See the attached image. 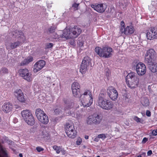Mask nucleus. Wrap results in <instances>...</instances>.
<instances>
[{
	"mask_svg": "<svg viewBox=\"0 0 157 157\" xmlns=\"http://www.w3.org/2000/svg\"><path fill=\"white\" fill-rule=\"evenodd\" d=\"M82 30L78 27L75 26L73 27L65 29L61 35V37L67 39H74L77 37L81 33Z\"/></svg>",
	"mask_w": 157,
	"mask_h": 157,
	"instance_id": "obj_1",
	"label": "nucleus"
},
{
	"mask_svg": "<svg viewBox=\"0 0 157 157\" xmlns=\"http://www.w3.org/2000/svg\"><path fill=\"white\" fill-rule=\"evenodd\" d=\"M95 51L101 57L108 58L112 56L113 52L112 48L108 46H102V47H97Z\"/></svg>",
	"mask_w": 157,
	"mask_h": 157,
	"instance_id": "obj_2",
	"label": "nucleus"
},
{
	"mask_svg": "<svg viewBox=\"0 0 157 157\" xmlns=\"http://www.w3.org/2000/svg\"><path fill=\"white\" fill-rule=\"evenodd\" d=\"M80 97L81 104L84 107H88L93 103V99L90 91H86Z\"/></svg>",
	"mask_w": 157,
	"mask_h": 157,
	"instance_id": "obj_3",
	"label": "nucleus"
},
{
	"mask_svg": "<svg viewBox=\"0 0 157 157\" xmlns=\"http://www.w3.org/2000/svg\"><path fill=\"white\" fill-rule=\"evenodd\" d=\"M126 78V81L129 87L133 89L138 86L139 78L135 73L132 72L128 73Z\"/></svg>",
	"mask_w": 157,
	"mask_h": 157,
	"instance_id": "obj_4",
	"label": "nucleus"
},
{
	"mask_svg": "<svg viewBox=\"0 0 157 157\" xmlns=\"http://www.w3.org/2000/svg\"><path fill=\"white\" fill-rule=\"evenodd\" d=\"M13 35L17 36V38L21 39L20 41L17 40L16 41L11 42L10 44V45L6 47L8 49H13L16 48L21 45V42H23L25 37L24 36L23 32L20 30H16L15 31L12 33Z\"/></svg>",
	"mask_w": 157,
	"mask_h": 157,
	"instance_id": "obj_5",
	"label": "nucleus"
},
{
	"mask_svg": "<svg viewBox=\"0 0 157 157\" xmlns=\"http://www.w3.org/2000/svg\"><path fill=\"white\" fill-rule=\"evenodd\" d=\"M98 105L104 109L107 110H111L114 106V104L112 101L100 96L97 102Z\"/></svg>",
	"mask_w": 157,
	"mask_h": 157,
	"instance_id": "obj_6",
	"label": "nucleus"
},
{
	"mask_svg": "<svg viewBox=\"0 0 157 157\" xmlns=\"http://www.w3.org/2000/svg\"><path fill=\"white\" fill-rule=\"evenodd\" d=\"M91 67V60L88 56L84 57L80 65V72L82 74L86 73L89 68Z\"/></svg>",
	"mask_w": 157,
	"mask_h": 157,
	"instance_id": "obj_7",
	"label": "nucleus"
},
{
	"mask_svg": "<svg viewBox=\"0 0 157 157\" xmlns=\"http://www.w3.org/2000/svg\"><path fill=\"white\" fill-rule=\"evenodd\" d=\"M36 115L38 120L41 123L44 124H48L49 121L48 117L43 110L40 109H37Z\"/></svg>",
	"mask_w": 157,
	"mask_h": 157,
	"instance_id": "obj_8",
	"label": "nucleus"
},
{
	"mask_svg": "<svg viewBox=\"0 0 157 157\" xmlns=\"http://www.w3.org/2000/svg\"><path fill=\"white\" fill-rule=\"evenodd\" d=\"M101 117L98 115L94 114L89 116L86 120V122L88 124H94L96 125L99 124L101 121Z\"/></svg>",
	"mask_w": 157,
	"mask_h": 157,
	"instance_id": "obj_9",
	"label": "nucleus"
},
{
	"mask_svg": "<svg viewBox=\"0 0 157 157\" xmlns=\"http://www.w3.org/2000/svg\"><path fill=\"white\" fill-rule=\"evenodd\" d=\"M18 72L20 76L28 81L30 82L32 80V75L29 73L27 69H21L19 70Z\"/></svg>",
	"mask_w": 157,
	"mask_h": 157,
	"instance_id": "obj_10",
	"label": "nucleus"
},
{
	"mask_svg": "<svg viewBox=\"0 0 157 157\" xmlns=\"http://www.w3.org/2000/svg\"><path fill=\"white\" fill-rule=\"evenodd\" d=\"M155 52L153 49H150L148 50L145 55V62L147 63H151L153 59L155 57Z\"/></svg>",
	"mask_w": 157,
	"mask_h": 157,
	"instance_id": "obj_11",
	"label": "nucleus"
},
{
	"mask_svg": "<svg viewBox=\"0 0 157 157\" xmlns=\"http://www.w3.org/2000/svg\"><path fill=\"white\" fill-rule=\"evenodd\" d=\"M107 93L110 99L114 101H116L118 97L117 91L112 87H109L107 90Z\"/></svg>",
	"mask_w": 157,
	"mask_h": 157,
	"instance_id": "obj_12",
	"label": "nucleus"
},
{
	"mask_svg": "<svg viewBox=\"0 0 157 157\" xmlns=\"http://www.w3.org/2000/svg\"><path fill=\"white\" fill-rule=\"evenodd\" d=\"M134 31V29L133 27L131 25L127 26L126 27L123 26L121 27L120 29V33L123 36L124 35H129L133 33Z\"/></svg>",
	"mask_w": 157,
	"mask_h": 157,
	"instance_id": "obj_13",
	"label": "nucleus"
},
{
	"mask_svg": "<svg viewBox=\"0 0 157 157\" xmlns=\"http://www.w3.org/2000/svg\"><path fill=\"white\" fill-rule=\"evenodd\" d=\"M80 86L79 83L77 82H74L71 85L72 93L74 96L76 98H79L80 94Z\"/></svg>",
	"mask_w": 157,
	"mask_h": 157,
	"instance_id": "obj_14",
	"label": "nucleus"
},
{
	"mask_svg": "<svg viewBox=\"0 0 157 157\" xmlns=\"http://www.w3.org/2000/svg\"><path fill=\"white\" fill-rule=\"evenodd\" d=\"M91 7L93 9L99 13L104 12L107 8V5L105 4L100 3L94 4L91 5Z\"/></svg>",
	"mask_w": 157,
	"mask_h": 157,
	"instance_id": "obj_15",
	"label": "nucleus"
},
{
	"mask_svg": "<svg viewBox=\"0 0 157 157\" xmlns=\"http://www.w3.org/2000/svg\"><path fill=\"white\" fill-rule=\"evenodd\" d=\"M136 70L139 75H143L146 73V68L145 65L142 63H138L136 66Z\"/></svg>",
	"mask_w": 157,
	"mask_h": 157,
	"instance_id": "obj_16",
	"label": "nucleus"
},
{
	"mask_svg": "<svg viewBox=\"0 0 157 157\" xmlns=\"http://www.w3.org/2000/svg\"><path fill=\"white\" fill-rule=\"evenodd\" d=\"M147 37L150 40L157 39V28H152L146 34Z\"/></svg>",
	"mask_w": 157,
	"mask_h": 157,
	"instance_id": "obj_17",
	"label": "nucleus"
},
{
	"mask_svg": "<svg viewBox=\"0 0 157 157\" xmlns=\"http://www.w3.org/2000/svg\"><path fill=\"white\" fill-rule=\"evenodd\" d=\"M46 62L44 60H40L37 62L34 65L33 71L36 73L42 69L45 65Z\"/></svg>",
	"mask_w": 157,
	"mask_h": 157,
	"instance_id": "obj_18",
	"label": "nucleus"
},
{
	"mask_svg": "<svg viewBox=\"0 0 157 157\" xmlns=\"http://www.w3.org/2000/svg\"><path fill=\"white\" fill-rule=\"evenodd\" d=\"M64 102V110L67 115H72L73 114V112H71L70 110L73 108L74 104L69 101H65Z\"/></svg>",
	"mask_w": 157,
	"mask_h": 157,
	"instance_id": "obj_19",
	"label": "nucleus"
},
{
	"mask_svg": "<svg viewBox=\"0 0 157 157\" xmlns=\"http://www.w3.org/2000/svg\"><path fill=\"white\" fill-rule=\"evenodd\" d=\"M14 95L19 101L23 102L25 101L24 95L21 90H16L14 92Z\"/></svg>",
	"mask_w": 157,
	"mask_h": 157,
	"instance_id": "obj_20",
	"label": "nucleus"
},
{
	"mask_svg": "<svg viewBox=\"0 0 157 157\" xmlns=\"http://www.w3.org/2000/svg\"><path fill=\"white\" fill-rule=\"evenodd\" d=\"M12 109V105L9 102L5 103L2 106V111L6 113L10 112Z\"/></svg>",
	"mask_w": 157,
	"mask_h": 157,
	"instance_id": "obj_21",
	"label": "nucleus"
},
{
	"mask_svg": "<svg viewBox=\"0 0 157 157\" xmlns=\"http://www.w3.org/2000/svg\"><path fill=\"white\" fill-rule=\"evenodd\" d=\"M21 114L22 119L25 121L32 114L31 112L28 109L24 110L21 112Z\"/></svg>",
	"mask_w": 157,
	"mask_h": 157,
	"instance_id": "obj_22",
	"label": "nucleus"
},
{
	"mask_svg": "<svg viewBox=\"0 0 157 157\" xmlns=\"http://www.w3.org/2000/svg\"><path fill=\"white\" fill-rule=\"evenodd\" d=\"M24 121L28 124L30 126L33 125L35 123V120L32 114Z\"/></svg>",
	"mask_w": 157,
	"mask_h": 157,
	"instance_id": "obj_23",
	"label": "nucleus"
},
{
	"mask_svg": "<svg viewBox=\"0 0 157 157\" xmlns=\"http://www.w3.org/2000/svg\"><path fill=\"white\" fill-rule=\"evenodd\" d=\"M0 153L3 157H8V152L6 148L1 145H0ZM0 157H1L0 155Z\"/></svg>",
	"mask_w": 157,
	"mask_h": 157,
	"instance_id": "obj_24",
	"label": "nucleus"
},
{
	"mask_svg": "<svg viewBox=\"0 0 157 157\" xmlns=\"http://www.w3.org/2000/svg\"><path fill=\"white\" fill-rule=\"evenodd\" d=\"M33 60V58L32 56H29L27 58L21 62V66H23L27 65L29 63L32 62Z\"/></svg>",
	"mask_w": 157,
	"mask_h": 157,
	"instance_id": "obj_25",
	"label": "nucleus"
},
{
	"mask_svg": "<svg viewBox=\"0 0 157 157\" xmlns=\"http://www.w3.org/2000/svg\"><path fill=\"white\" fill-rule=\"evenodd\" d=\"M75 130L74 125L73 123H67L65 128L66 132Z\"/></svg>",
	"mask_w": 157,
	"mask_h": 157,
	"instance_id": "obj_26",
	"label": "nucleus"
},
{
	"mask_svg": "<svg viewBox=\"0 0 157 157\" xmlns=\"http://www.w3.org/2000/svg\"><path fill=\"white\" fill-rule=\"evenodd\" d=\"M66 133L69 137L71 138H75L77 135V132L75 130L70 131L68 132H67Z\"/></svg>",
	"mask_w": 157,
	"mask_h": 157,
	"instance_id": "obj_27",
	"label": "nucleus"
},
{
	"mask_svg": "<svg viewBox=\"0 0 157 157\" xmlns=\"http://www.w3.org/2000/svg\"><path fill=\"white\" fill-rule=\"evenodd\" d=\"M149 69L152 72H155L157 71V64L153 63L149 66Z\"/></svg>",
	"mask_w": 157,
	"mask_h": 157,
	"instance_id": "obj_28",
	"label": "nucleus"
},
{
	"mask_svg": "<svg viewBox=\"0 0 157 157\" xmlns=\"http://www.w3.org/2000/svg\"><path fill=\"white\" fill-rule=\"evenodd\" d=\"M141 104L143 106L147 107L149 106V102L148 98H142L141 101Z\"/></svg>",
	"mask_w": 157,
	"mask_h": 157,
	"instance_id": "obj_29",
	"label": "nucleus"
},
{
	"mask_svg": "<svg viewBox=\"0 0 157 157\" xmlns=\"http://www.w3.org/2000/svg\"><path fill=\"white\" fill-rule=\"evenodd\" d=\"M52 147L57 154H59L61 151H62V148L61 147L54 145Z\"/></svg>",
	"mask_w": 157,
	"mask_h": 157,
	"instance_id": "obj_30",
	"label": "nucleus"
},
{
	"mask_svg": "<svg viewBox=\"0 0 157 157\" xmlns=\"http://www.w3.org/2000/svg\"><path fill=\"white\" fill-rule=\"evenodd\" d=\"M119 4L120 8L123 9L125 8L127 6L126 3L124 1H119Z\"/></svg>",
	"mask_w": 157,
	"mask_h": 157,
	"instance_id": "obj_31",
	"label": "nucleus"
},
{
	"mask_svg": "<svg viewBox=\"0 0 157 157\" xmlns=\"http://www.w3.org/2000/svg\"><path fill=\"white\" fill-rule=\"evenodd\" d=\"M54 112L55 114L56 115H59L62 112L61 108L60 107H58L56 109L54 110Z\"/></svg>",
	"mask_w": 157,
	"mask_h": 157,
	"instance_id": "obj_32",
	"label": "nucleus"
},
{
	"mask_svg": "<svg viewBox=\"0 0 157 157\" xmlns=\"http://www.w3.org/2000/svg\"><path fill=\"white\" fill-rule=\"evenodd\" d=\"M79 5V3H74L72 5V7L75 10H77L78 9V6Z\"/></svg>",
	"mask_w": 157,
	"mask_h": 157,
	"instance_id": "obj_33",
	"label": "nucleus"
},
{
	"mask_svg": "<svg viewBox=\"0 0 157 157\" xmlns=\"http://www.w3.org/2000/svg\"><path fill=\"white\" fill-rule=\"evenodd\" d=\"M56 29V28L55 27H51L48 29V30L50 33H52L54 32Z\"/></svg>",
	"mask_w": 157,
	"mask_h": 157,
	"instance_id": "obj_34",
	"label": "nucleus"
},
{
	"mask_svg": "<svg viewBox=\"0 0 157 157\" xmlns=\"http://www.w3.org/2000/svg\"><path fill=\"white\" fill-rule=\"evenodd\" d=\"M133 119L136 121L137 123H142L141 119L136 116H135L133 117Z\"/></svg>",
	"mask_w": 157,
	"mask_h": 157,
	"instance_id": "obj_35",
	"label": "nucleus"
},
{
	"mask_svg": "<svg viewBox=\"0 0 157 157\" xmlns=\"http://www.w3.org/2000/svg\"><path fill=\"white\" fill-rule=\"evenodd\" d=\"M82 142V140L80 137L78 138L77 141H76V144L78 145H80Z\"/></svg>",
	"mask_w": 157,
	"mask_h": 157,
	"instance_id": "obj_36",
	"label": "nucleus"
},
{
	"mask_svg": "<svg viewBox=\"0 0 157 157\" xmlns=\"http://www.w3.org/2000/svg\"><path fill=\"white\" fill-rule=\"evenodd\" d=\"M0 72H2L4 73H6L8 72V70L6 68H3L0 70Z\"/></svg>",
	"mask_w": 157,
	"mask_h": 157,
	"instance_id": "obj_37",
	"label": "nucleus"
},
{
	"mask_svg": "<svg viewBox=\"0 0 157 157\" xmlns=\"http://www.w3.org/2000/svg\"><path fill=\"white\" fill-rule=\"evenodd\" d=\"M98 137L99 138L104 139L106 138V136L104 134H101L99 135Z\"/></svg>",
	"mask_w": 157,
	"mask_h": 157,
	"instance_id": "obj_38",
	"label": "nucleus"
},
{
	"mask_svg": "<svg viewBox=\"0 0 157 157\" xmlns=\"http://www.w3.org/2000/svg\"><path fill=\"white\" fill-rule=\"evenodd\" d=\"M53 46V44L52 43L48 44L46 45V48H51Z\"/></svg>",
	"mask_w": 157,
	"mask_h": 157,
	"instance_id": "obj_39",
	"label": "nucleus"
},
{
	"mask_svg": "<svg viewBox=\"0 0 157 157\" xmlns=\"http://www.w3.org/2000/svg\"><path fill=\"white\" fill-rule=\"evenodd\" d=\"M36 150L38 152H40L41 151L44 150V149L40 147H36Z\"/></svg>",
	"mask_w": 157,
	"mask_h": 157,
	"instance_id": "obj_40",
	"label": "nucleus"
},
{
	"mask_svg": "<svg viewBox=\"0 0 157 157\" xmlns=\"http://www.w3.org/2000/svg\"><path fill=\"white\" fill-rule=\"evenodd\" d=\"M152 134L154 136L157 135V129L153 130L152 132Z\"/></svg>",
	"mask_w": 157,
	"mask_h": 157,
	"instance_id": "obj_41",
	"label": "nucleus"
},
{
	"mask_svg": "<svg viewBox=\"0 0 157 157\" xmlns=\"http://www.w3.org/2000/svg\"><path fill=\"white\" fill-rule=\"evenodd\" d=\"M46 80L48 81L49 83H52V80L50 77H47L46 78Z\"/></svg>",
	"mask_w": 157,
	"mask_h": 157,
	"instance_id": "obj_42",
	"label": "nucleus"
},
{
	"mask_svg": "<svg viewBox=\"0 0 157 157\" xmlns=\"http://www.w3.org/2000/svg\"><path fill=\"white\" fill-rule=\"evenodd\" d=\"M146 115L148 117H150L151 116V112L149 110H147Z\"/></svg>",
	"mask_w": 157,
	"mask_h": 157,
	"instance_id": "obj_43",
	"label": "nucleus"
},
{
	"mask_svg": "<svg viewBox=\"0 0 157 157\" xmlns=\"http://www.w3.org/2000/svg\"><path fill=\"white\" fill-rule=\"evenodd\" d=\"M147 140V139L145 138V137H144V139H143L142 141V143H145V142H146Z\"/></svg>",
	"mask_w": 157,
	"mask_h": 157,
	"instance_id": "obj_44",
	"label": "nucleus"
},
{
	"mask_svg": "<svg viewBox=\"0 0 157 157\" xmlns=\"http://www.w3.org/2000/svg\"><path fill=\"white\" fill-rule=\"evenodd\" d=\"M110 12L112 13H113L114 12L115 10L114 8L113 7H112L110 8Z\"/></svg>",
	"mask_w": 157,
	"mask_h": 157,
	"instance_id": "obj_45",
	"label": "nucleus"
},
{
	"mask_svg": "<svg viewBox=\"0 0 157 157\" xmlns=\"http://www.w3.org/2000/svg\"><path fill=\"white\" fill-rule=\"evenodd\" d=\"M152 154V152L151 150L147 152V155L148 156L151 155Z\"/></svg>",
	"mask_w": 157,
	"mask_h": 157,
	"instance_id": "obj_46",
	"label": "nucleus"
},
{
	"mask_svg": "<svg viewBox=\"0 0 157 157\" xmlns=\"http://www.w3.org/2000/svg\"><path fill=\"white\" fill-rule=\"evenodd\" d=\"M121 27H122L123 26L124 27H125L124 23V21H121Z\"/></svg>",
	"mask_w": 157,
	"mask_h": 157,
	"instance_id": "obj_47",
	"label": "nucleus"
},
{
	"mask_svg": "<svg viewBox=\"0 0 157 157\" xmlns=\"http://www.w3.org/2000/svg\"><path fill=\"white\" fill-rule=\"evenodd\" d=\"M85 138L86 139H88L89 138V136H85Z\"/></svg>",
	"mask_w": 157,
	"mask_h": 157,
	"instance_id": "obj_48",
	"label": "nucleus"
},
{
	"mask_svg": "<svg viewBox=\"0 0 157 157\" xmlns=\"http://www.w3.org/2000/svg\"><path fill=\"white\" fill-rule=\"evenodd\" d=\"M19 155L20 157H23L21 153L19 154Z\"/></svg>",
	"mask_w": 157,
	"mask_h": 157,
	"instance_id": "obj_49",
	"label": "nucleus"
},
{
	"mask_svg": "<svg viewBox=\"0 0 157 157\" xmlns=\"http://www.w3.org/2000/svg\"><path fill=\"white\" fill-rule=\"evenodd\" d=\"M94 140L97 142L98 141V138H95L94 139Z\"/></svg>",
	"mask_w": 157,
	"mask_h": 157,
	"instance_id": "obj_50",
	"label": "nucleus"
},
{
	"mask_svg": "<svg viewBox=\"0 0 157 157\" xmlns=\"http://www.w3.org/2000/svg\"><path fill=\"white\" fill-rule=\"evenodd\" d=\"M54 38H55V39H56V38H59V37L58 36H56V37H54Z\"/></svg>",
	"mask_w": 157,
	"mask_h": 157,
	"instance_id": "obj_51",
	"label": "nucleus"
},
{
	"mask_svg": "<svg viewBox=\"0 0 157 157\" xmlns=\"http://www.w3.org/2000/svg\"><path fill=\"white\" fill-rule=\"evenodd\" d=\"M137 157H142L140 155V156H138Z\"/></svg>",
	"mask_w": 157,
	"mask_h": 157,
	"instance_id": "obj_52",
	"label": "nucleus"
},
{
	"mask_svg": "<svg viewBox=\"0 0 157 157\" xmlns=\"http://www.w3.org/2000/svg\"><path fill=\"white\" fill-rule=\"evenodd\" d=\"M63 154H64V151L63 152Z\"/></svg>",
	"mask_w": 157,
	"mask_h": 157,
	"instance_id": "obj_53",
	"label": "nucleus"
},
{
	"mask_svg": "<svg viewBox=\"0 0 157 157\" xmlns=\"http://www.w3.org/2000/svg\"><path fill=\"white\" fill-rule=\"evenodd\" d=\"M97 157H100L99 156H98Z\"/></svg>",
	"mask_w": 157,
	"mask_h": 157,
	"instance_id": "obj_54",
	"label": "nucleus"
},
{
	"mask_svg": "<svg viewBox=\"0 0 157 157\" xmlns=\"http://www.w3.org/2000/svg\"><path fill=\"white\" fill-rule=\"evenodd\" d=\"M82 157H86V156H84Z\"/></svg>",
	"mask_w": 157,
	"mask_h": 157,
	"instance_id": "obj_55",
	"label": "nucleus"
}]
</instances>
